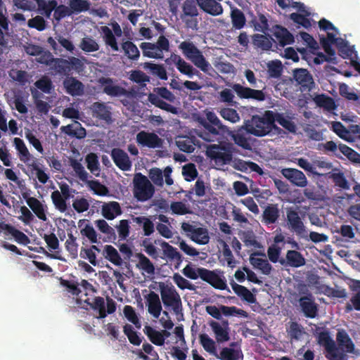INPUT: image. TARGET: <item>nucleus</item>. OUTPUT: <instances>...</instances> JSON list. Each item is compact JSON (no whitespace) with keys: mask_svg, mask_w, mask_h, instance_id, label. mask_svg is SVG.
Here are the masks:
<instances>
[{"mask_svg":"<svg viewBox=\"0 0 360 360\" xmlns=\"http://www.w3.org/2000/svg\"><path fill=\"white\" fill-rule=\"evenodd\" d=\"M281 115L282 114H263L262 117L255 115L251 120L245 122L243 129L247 134L259 137L264 136L273 130H280L275 124L274 115Z\"/></svg>","mask_w":360,"mask_h":360,"instance_id":"nucleus-1","label":"nucleus"},{"mask_svg":"<svg viewBox=\"0 0 360 360\" xmlns=\"http://www.w3.org/2000/svg\"><path fill=\"white\" fill-rule=\"evenodd\" d=\"M207 119L197 117L199 120V129L194 130V133L207 142L218 140L219 131L223 129V125L216 116V114H205Z\"/></svg>","mask_w":360,"mask_h":360,"instance_id":"nucleus-2","label":"nucleus"},{"mask_svg":"<svg viewBox=\"0 0 360 360\" xmlns=\"http://www.w3.org/2000/svg\"><path fill=\"white\" fill-rule=\"evenodd\" d=\"M285 219V227L300 239H308V230L304 223V214L302 215L297 208L287 207Z\"/></svg>","mask_w":360,"mask_h":360,"instance_id":"nucleus-3","label":"nucleus"},{"mask_svg":"<svg viewBox=\"0 0 360 360\" xmlns=\"http://www.w3.org/2000/svg\"><path fill=\"white\" fill-rule=\"evenodd\" d=\"M179 49L188 60L203 72H207L212 69L211 65L205 59L202 51L193 41H184L179 45Z\"/></svg>","mask_w":360,"mask_h":360,"instance_id":"nucleus-4","label":"nucleus"},{"mask_svg":"<svg viewBox=\"0 0 360 360\" xmlns=\"http://www.w3.org/2000/svg\"><path fill=\"white\" fill-rule=\"evenodd\" d=\"M161 299L164 306L171 309L176 316H183V307L180 295L172 285L159 283Z\"/></svg>","mask_w":360,"mask_h":360,"instance_id":"nucleus-5","label":"nucleus"},{"mask_svg":"<svg viewBox=\"0 0 360 360\" xmlns=\"http://www.w3.org/2000/svg\"><path fill=\"white\" fill-rule=\"evenodd\" d=\"M155 188L149 179L141 173H136L133 179V193L138 201L145 202L150 199Z\"/></svg>","mask_w":360,"mask_h":360,"instance_id":"nucleus-6","label":"nucleus"},{"mask_svg":"<svg viewBox=\"0 0 360 360\" xmlns=\"http://www.w3.org/2000/svg\"><path fill=\"white\" fill-rule=\"evenodd\" d=\"M233 145L226 143L225 145H210L207 148V155L217 165L224 166L229 164L233 159Z\"/></svg>","mask_w":360,"mask_h":360,"instance_id":"nucleus-7","label":"nucleus"},{"mask_svg":"<svg viewBox=\"0 0 360 360\" xmlns=\"http://www.w3.org/2000/svg\"><path fill=\"white\" fill-rule=\"evenodd\" d=\"M200 278L218 290H225L227 287L226 281L223 276V271H212L203 267H199Z\"/></svg>","mask_w":360,"mask_h":360,"instance_id":"nucleus-8","label":"nucleus"},{"mask_svg":"<svg viewBox=\"0 0 360 360\" xmlns=\"http://www.w3.org/2000/svg\"><path fill=\"white\" fill-rule=\"evenodd\" d=\"M181 229L193 241L199 245H206L210 241L208 231L205 228L196 227L188 222H183Z\"/></svg>","mask_w":360,"mask_h":360,"instance_id":"nucleus-9","label":"nucleus"},{"mask_svg":"<svg viewBox=\"0 0 360 360\" xmlns=\"http://www.w3.org/2000/svg\"><path fill=\"white\" fill-rule=\"evenodd\" d=\"M107 309H105V300L102 297H96L92 303H89L91 308L98 311V319H104L107 314H113L116 310V303L110 297H107Z\"/></svg>","mask_w":360,"mask_h":360,"instance_id":"nucleus-10","label":"nucleus"},{"mask_svg":"<svg viewBox=\"0 0 360 360\" xmlns=\"http://www.w3.org/2000/svg\"><path fill=\"white\" fill-rule=\"evenodd\" d=\"M292 76L302 91H310L314 86L313 77L307 69L295 68L292 70Z\"/></svg>","mask_w":360,"mask_h":360,"instance_id":"nucleus-11","label":"nucleus"},{"mask_svg":"<svg viewBox=\"0 0 360 360\" xmlns=\"http://www.w3.org/2000/svg\"><path fill=\"white\" fill-rule=\"evenodd\" d=\"M302 311L307 318L314 319L318 315V304L314 302L311 293H307L305 296L298 300Z\"/></svg>","mask_w":360,"mask_h":360,"instance_id":"nucleus-12","label":"nucleus"},{"mask_svg":"<svg viewBox=\"0 0 360 360\" xmlns=\"http://www.w3.org/2000/svg\"><path fill=\"white\" fill-rule=\"evenodd\" d=\"M282 175L292 185L304 188L307 185V179L300 170L294 168H284L281 171Z\"/></svg>","mask_w":360,"mask_h":360,"instance_id":"nucleus-13","label":"nucleus"},{"mask_svg":"<svg viewBox=\"0 0 360 360\" xmlns=\"http://www.w3.org/2000/svg\"><path fill=\"white\" fill-rule=\"evenodd\" d=\"M230 86L236 93L238 96L241 98H252L259 101L265 99V95L261 90L252 89L243 86L240 84H233Z\"/></svg>","mask_w":360,"mask_h":360,"instance_id":"nucleus-14","label":"nucleus"},{"mask_svg":"<svg viewBox=\"0 0 360 360\" xmlns=\"http://www.w3.org/2000/svg\"><path fill=\"white\" fill-rule=\"evenodd\" d=\"M192 133L191 131L188 135L177 136L176 138V145L180 150L189 153L194 151L196 146H200V141Z\"/></svg>","mask_w":360,"mask_h":360,"instance_id":"nucleus-15","label":"nucleus"},{"mask_svg":"<svg viewBox=\"0 0 360 360\" xmlns=\"http://www.w3.org/2000/svg\"><path fill=\"white\" fill-rule=\"evenodd\" d=\"M136 142L139 145L150 148L160 147L162 139L155 133L141 131L136 135Z\"/></svg>","mask_w":360,"mask_h":360,"instance_id":"nucleus-16","label":"nucleus"},{"mask_svg":"<svg viewBox=\"0 0 360 360\" xmlns=\"http://www.w3.org/2000/svg\"><path fill=\"white\" fill-rule=\"evenodd\" d=\"M112 159L115 165L122 171L131 169V162L127 153L120 148H113L111 151Z\"/></svg>","mask_w":360,"mask_h":360,"instance_id":"nucleus-17","label":"nucleus"},{"mask_svg":"<svg viewBox=\"0 0 360 360\" xmlns=\"http://www.w3.org/2000/svg\"><path fill=\"white\" fill-rule=\"evenodd\" d=\"M305 263V259L303 255L296 250H288L285 259H280V264L284 266L298 268L304 266Z\"/></svg>","mask_w":360,"mask_h":360,"instance_id":"nucleus-18","label":"nucleus"},{"mask_svg":"<svg viewBox=\"0 0 360 360\" xmlns=\"http://www.w3.org/2000/svg\"><path fill=\"white\" fill-rule=\"evenodd\" d=\"M98 82L103 86L104 93L112 96H122L127 94V90L124 88L113 84L112 79L109 77H102L98 79Z\"/></svg>","mask_w":360,"mask_h":360,"instance_id":"nucleus-19","label":"nucleus"},{"mask_svg":"<svg viewBox=\"0 0 360 360\" xmlns=\"http://www.w3.org/2000/svg\"><path fill=\"white\" fill-rule=\"evenodd\" d=\"M280 217V210L278 204H268L264 208L261 221L266 226L273 225L278 222Z\"/></svg>","mask_w":360,"mask_h":360,"instance_id":"nucleus-20","label":"nucleus"},{"mask_svg":"<svg viewBox=\"0 0 360 360\" xmlns=\"http://www.w3.org/2000/svg\"><path fill=\"white\" fill-rule=\"evenodd\" d=\"M232 167L242 172H255L258 174L262 176L264 172L262 168L257 163L252 161H245L239 158H235L232 160Z\"/></svg>","mask_w":360,"mask_h":360,"instance_id":"nucleus-21","label":"nucleus"},{"mask_svg":"<svg viewBox=\"0 0 360 360\" xmlns=\"http://www.w3.org/2000/svg\"><path fill=\"white\" fill-rule=\"evenodd\" d=\"M198 6L205 13L217 16L223 13V8L218 0H196Z\"/></svg>","mask_w":360,"mask_h":360,"instance_id":"nucleus-22","label":"nucleus"},{"mask_svg":"<svg viewBox=\"0 0 360 360\" xmlns=\"http://www.w3.org/2000/svg\"><path fill=\"white\" fill-rule=\"evenodd\" d=\"M262 255L266 257L264 253L260 252H255L250 257V262L254 268L262 271L264 275H269L272 270V266L269 264L266 259L257 258L255 256Z\"/></svg>","mask_w":360,"mask_h":360,"instance_id":"nucleus-23","label":"nucleus"},{"mask_svg":"<svg viewBox=\"0 0 360 360\" xmlns=\"http://www.w3.org/2000/svg\"><path fill=\"white\" fill-rule=\"evenodd\" d=\"M146 298L148 313L154 318L158 319L162 309L159 295L155 292L150 291Z\"/></svg>","mask_w":360,"mask_h":360,"instance_id":"nucleus-24","label":"nucleus"},{"mask_svg":"<svg viewBox=\"0 0 360 360\" xmlns=\"http://www.w3.org/2000/svg\"><path fill=\"white\" fill-rule=\"evenodd\" d=\"M336 340L340 349L349 354L355 353V346L347 333L343 330H338L336 335Z\"/></svg>","mask_w":360,"mask_h":360,"instance_id":"nucleus-25","label":"nucleus"},{"mask_svg":"<svg viewBox=\"0 0 360 360\" xmlns=\"http://www.w3.org/2000/svg\"><path fill=\"white\" fill-rule=\"evenodd\" d=\"M244 129H238V131H233L231 134V139L234 143L238 146L245 150H252L251 139L248 136L249 134L244 131Z\"/></svg>","mask_w":360,"mask_h":360,"instance_id":"nucleus-26","label":"nucleus"},{"mask_svg":"<svg viewBox=\"0 0 360 360\" xmlns=\"http://www.w3.org/2000/svg\"><path fill=\"white\" fill-rule=\"evenodd\" d=\"M22 196L26 199V202L36 216L42 221H46L47 217L45 210L42 203L34 197H27L26 193L22 194Z\"/></svg>","mask_w":360,"mask_h":360,"instance_id":"nucleus-27","label":"nucleus"},{"mask_svg":"<svg viewBox=\"0 0 360 360\" xmlns=\"http://www.w3.org/2000/svg\"><path fill=\"white\" fill-rule=\"evenodd\" d=\"M101 252V250L99 248L95 245H92L89 248L82 247L80 250L79 255L82 259L88 260L91 264L96 266H98L99 262L103 259V257L98 259L96 257V252L99 253Z\"/></svg>","mask_w":360,"mask_h":360,"instance_id":"nucleus-28","label":"nucleus"},{"mask_svg":"<svg viewBox=\"0 0 360 360\" xmlns=\"http://www.w3.org/2000/svg\"><path fill=\"white\" fill-rule=\"evenodd\" d=\"M67 92L72 96H81L84 93L83 84L75 77H68L63 81Z\"/></svg>","mask_w":360,"mask_h":360,"instance_id":"nucleus-29","label":"nucleus"},{"mask_svg":"<svg viewBox=\"0 0 360 360\" xmlns=\"http://www.w3.org/2000/svg\"><path fill=\"white\" fill-rule=\"evenodd\" d=\"M101 214L106 219L112 220L122 214V210L117 202L112 201L102 205Z\"/></svg>","mask_w":360,"mask_h":360,"instance_id":"nucleus-30","label":"nucleus"},{"mask_svg":"<svg viewBox=\"0 0 360 360\" xmlns=\"http://www.w3.org/2000/svg\"><path fill=\"white\" fill-rule=\"evenodd\" d=\"M103 257L115 266H121L122 264V259L121 258L117 250L111 245H105L101 252Z\"/></svg>","mask_w":360,"mask_h":360,"instance_id":"nucleus-31","label":"nucleus"},{"mask_svg":"<svg viewBox=\"0 0 360 360\" xmlns=\"http://www.w3.org/2000/svg\"><path fill=\"white\" fill-rule=\"evenodd\" d=\"M140 48L142 49L144 56L156 59H162L164 58L162 50L158 47L157 44L150 42H143L140 45Z\"/></svg>","mask_w":360,"mask_h":360,"instance_id":"nucleus-32","label":"nucleus"},{"mask_svg":"<svg viewBox=\"0 0 360 360\" xmlns=\"http://www.w3.org/2000/svg\"><path fill=\"white\" fill-rule=\"evenodd\" d=\"M332 170L333 172L328 174V178L332 179L336 186L344 190H349L350 184L345 176L344 173L340 172L338 168H334Z\"/></svg>","mask_w":360,"mask_h":360,"instance_id":"nucleus-33","label":"nucleus"},{"mask_svg":"<svg viewBox=\"0 0 360 360\" xmlns=\"http://www.w3.org/2000/svg\"><path fill=\"white\" fill-rule=\"evenodd\" d=\"M317 342L321 346H323L327 352H333L335 349V342L332 339L328 330L318 333Z\"/></svg>","mask_w":360,"mask_h":360,"instance_id":"nucleus-34","label":"nucleus"},{"mask_svg":"<svg viewBox=\"0 0 360 360\" xmlns=\"http://www.w3.org/2000/svg\"><path fill=\"white\" fill-rule=\"evenodd\" d=\"M230 284L234 292L243 300L251 304L256 302L255 295L246 287L239 285L233 281H232Z\"/></svg>","mask_w":360,"mask_h":360,"instance_id":"nucleus-35","label":"nucleus"},{"mask_svg":"<svg viewBox=\"0 0 360 360\" xmlns=\"http://www.w3.org/2000/svg\"><path fill=\"white\" fill-rule=\"evenodd\" d=\"M164 255L171 261L176 262L177 264H180L183 262L182 255L177 251V249L168 243L163 241L161 243Z\"/></svg>","mask_w":360,"mask_h":360,"instance_id":"nucleus-36","label":"nucleus"},{"mask_svg":"<svg viewBox=\"0 0 360 360\" xmlns=\"http://www.w3.org/2000/svg\"><path fill=\"white\" fill-rule=\"evenodd\" d=\"M274 36L278 40L280 45L282 46L294 42V37L292 34L287 29L281 26H276Z\"/></svg>","mask_w":360,"mask_h":360,"instance_id":"nucleus-37","label":"nucleus"},{"mask_svg":"<svg viewBox=\"0 0 360 360\" xmlns=\"http://www.w3.org/2000/svg\"><path fill=\"white\" fill-rule=\"evenodd\" d=\"M210 326L213 330L218 342H227L230 339L229 328H224L222 326L216 321H212Z\"/></svg>","mask_w":360,"mask_h":360,"instance_id":"nucleus-38","label":"nucleus"},{"mask_svg":"<svg viewBox=\"0 0 360 360\" xmlns=\"http://www.w3.org/2000/svg\"><path fill=\"white\" fill-rule=\"evenodd\" d=\"M4 231L6 234H11L19 244L27 245L30 243V240L27 235L11 224L4 225Z\"/></svg>","mask_w":360,"mask_h":360,"instance_id":"nucleus-39","label":"nucleus"},{"mask_svg":"<svg viewBox=\"0 0 360 360\" xmlns=\"http://www.w3.org/2000/svg\"><path fill=\"white\" fill-rule=\"evenodd\" d=\"M143 68L145 70H149L153 75L158 77L160 79H167V71L162 65L147 62L143 64Z\"/></svg>","mask_w":360,"mask_h":360,"instance_id":"nucleus-40","label":"nucleus"},{"mask_svg":"<svg viewBox=\"0 0 360 360\" xmlns=\"http://www.w3.org/2000/svg\"><path fill=\"white\" fill-rule=\"evenodd\" d=\"M217 359L221 360H238L243 359V354L240 349L224 347L219 354H216Z\"/></svg>","mask_w":360,"mask_h":360,"instance_id":"nucleus-41","label":"nucleus"},{"mask_svg":"<svg viewBox=\"0 0 360 360\" xmlns=\"http://www.w3.org/2000/svg\"><path fill=\"white\" fill-rule=\"evenodd\" d=\"M143 333L146 335L149 340L157 346L164 345V338L160 331L156 330L150 326L146 325L143 328Z\"/></svg>","mask_w":360,"mask_h":360,"instance_id":"nucleus-42","label":"nucleus"},{"mask_svg":"<svg viewBox=\"0 0 360 360\" xmlns=\"http://www.w3.org/2000/svg\"><path fill=\"white\" fill-rule=\"evenodd\" d=\"M72 14H78L90 10L91 3L87 0H69Z\"/></svg>","mask_w":360,"mask_h":360,"instance_id":"nucleus-43","label":"nucleus"},{"mask_svg":"<svg viewBox=\"0 0 360 360\" xmlns=\"http://www.w3.org/2000/svg\"><path fill=\"white\" fill-rule=\"evenodd\" d=\"M134 221L139 225L142 226L143 234L145 236H151L155 231V225L153 221L146 217H136L134 218Z\"/></svg>","mask_w":360,"mask_h":360,"instance_id":"nucleus-44","label":"nucleus"},{"mask_svg":"<svg viewBox=\"0 0 360 360\" xmlns=\"http://www.w3.org/2000/svg\"><path fill=\"white\" fill-rule=\"evenodd\" d=\"M314 101L317 106L327 111L335 110L336 108L333 99L324 94L317 95L314 97Z\"/></svg>","mask_w":360,"mask_h":360,"instance_id":"nucleus-45","label":"nucleus"},{"mask_svg":"<svg viewBox=\"0 0 360 360\" xmlns=\"http://www.w3.org/2000/svg\"><path fill=\"white\" fill-rule=\"evenodd\" d=\"M338 149L353 164L360 165V154L348 146L340 143Z\"/></svg>","mask_w":360,"mask_h":360,"instance_id":"nucleus-46","label":"nucleus"},{"mask_svg":"<svg viewBox=\"0 0 360 360\" xmlns=\"http://www.w3.org/2000/svg\"><path fill=\"white\" fill-rule=\"evenodd\" d=\"M272 38H269L265 35L255 34L252 36V43L254 46L260 48L264 51H269L272 46Z\"/></svg>","mask_w":360,"mask_h":360,"instance_id":"nucleus-47","label":"nucleus"},{"mask_svg":"<svg viewBox=\"0 0 360 360\" xmlns=\"http://www.w3.org/2000/svg\"><path fill=\"white\" fill-rule=\"evenodd\" d=\"M32 96L39 112H48L50 105L46 101L42 100L44 98L43 94L37 89H32Z\"/></svg>","mask_w":360,"mask_h":360,"instance_id":"nucleus-48","label":"nucleus"},{"mask_svg":"<svg viewBox=\"0 0 360 360\" xmlns=\"http://www.w3.org/2000/svg\"><path fill=\"white\" fill-rule=\"evenodd\" d=\"M123 332L127 337L129 342L135 346H139L142 342V338L139 335L138 333L134 330L130 324H125L123 327Z\"/></svg>","mask_w":360,"mask_h":360,"instance_id":"nucleus-49","label":"nucleus"},{"mask_svg":"<svg viewBox=\"0 0 360 360\" xmlns=\"http://www.w3.org/2000/svg\"><path fill=\"white\" fill-rule=\"evenodd\" d=\"M79 46L82 51L87 53L96 51L99 49L98 44L89 36L82 38Z\"/></svg>","mask_w":360,"mask_h":360,"instance_id":"nucleus-50","label":"nucleus"},{"mask_svg":"<svg viewBox=\"0 0 360 360\" xmlns=\"http://www.w3.org/2000/svg\"><path fill=\"white\" fill-rule=\"evenodd\" d=\"M231 18L233 27L236 29H241L245 24V17L243 13L238 8L231 10Z\"/></svg>","mask_w":360,"mask_h":360,"instance_id":"nucleus-51","label":"nucleus"},{"mask_svg":"<svg viewBox=\"0 0 360 360\" xmlns=\"http://www.w3.org/2000/svg\"><path fill=\"white\" fill-rule=\"evenodd\" d=\"M52 202L55 206V207L59 210L60 212H65L68 208L66 201L68 200L65 199L58 190L52 192L51 195Z\"/></svg>","mask_w":360,"mask_h":360,"instance_id":"nucleus-52","label":"nucleus"},{"mask_svg":"<svg viewBox=\"0 0 360 360\" xmlns=\"http://www.w3.org/2000/svg\"><path fill=\"white\" fill-rule=\"evenodd\" d=\"M122 48L127 57L133 60H137L140 56V53L136 46L131 41H127L122 44Z\"/></svg>","mask_w":360,"mask_h":360,"instance_id":"nucleus-53","label":"nucleus"},{"mask_svg":"<svg viewBox=\"0 0 360 360\" xmlns=\"http://www.w3.org/2000/svg\"><path fill=\"white\" fill-rule=\"evenodd\" d=\"M55 70L60 75H69L70 72V62L63 58H55L52 65Z\"/></svg>","mask_w":360,"mask_h":360,"instance_id":"nucleus-54","label":"nucleus"},{"mask_svg":"<svg viewBox=\"0 0 360 360\" xmlns=\"http://www.w3.org/2000/svg\"><path fill=\"white\" fill-rule=\"evenodd\" d=\"M95 224L98 230L108 236L110 240H115L116 234L113 228L110 226L104 219H98L95 221Z\"/></svg>","mask_w":360,"mask_h":360,"instance_id":"nucleus-55","label":"nucleus"},{"mask_svg":"<svg viewBox=\"0 0 360 360\" xmlns=\"http://www.w3.org/2000/svg\"><path fill=\"white\" fill-rule=\"evenodd\" d=\"M200 342L203 347L204 349L207 352L214 354L216 356V345L214 341L210 338L208 335L203 333L200 335Z\"/></svg>","mask_w":360,"mask_h":360,"instance_id":"nucleus-56","label":"nucleus"},{"mask_svg":"<svg viewBox=\"0 0 360 360\" xmlns=\"http://www.w3.org/2000/svg\"><path fill=\"white\" fill-rule=\"evenodd\" d=\"M34 85L36 87L35 89H37L38 91L40 90L45 94H50L53 88L52 82L51 79L46 76L42 77L41 78L36 81ZM32 89H34L31 88V90Z\"/></svg>","mask_w":360,"mask_h":360,"instance_id":"nucleus-57","label":"nucleus"},{"mask_svg":"<svg viewBox=\"0 0 360 360\" xmlns=\"http://www.w3.org/2000/svg\"><path fill=\"white\" fill-rule=\"evenodd\" d=\"M69 163L80 180L82 181H87L89 174L79 161L74 158H70Z\"/></svg>","mask_w":360,"mask_h":360,"instance_id":"nucleus-58","label":"nucleus"},{"mask_svg":"<svg viewBox=\"0 0 360 360\" xmlns=\"http://www.w3.org/2000/svg\"><path fill=\"white\" fill-rule=\"evenodd\" d=\"M268 73L270 77L278 78L282 73L283 66L280 60H271L267 63Z\"/></svg>","mask_w":360,"mask_h":360,"instance_id":"nucleus-59","label":"nucleus"},{"mask_svg":"<svg viewBox=\"0 0 360 360\" xmlns=\"http://www.w3.org/2000/svg\"><path fill=\"white\" fill-rule=\"evenodd\" d=\"M139 264L137 266L147 272L148 274H153L155 272V266L150 259L143 254H139Z\"/></svg>","mask_w":360,"mask_h":360,"instance_id":"nucleus-60","label":"nucleus"},{"mask_svg":"<svg viewBox=\"0 0 360 360\" xmlns=\"http://www.w3.org/2000/svg\"><path fill=\"white\" fill-rule=\"evenodd\" d=\"M76 237L72 233H68V238L65 243V249L70 252L71 257L75 259L78 255V244Z\"/></svg>","mask_w":360,"mask_h":360,"instance_id":"nucleus-61","label":"nucleus"},{"mask_svg":"<svg viewBox=\"0 0 360 360\" xmlns=\"http://www.w3.org/2000/svg\"><path fill=\"white\" fill-rule=\"evenodd\" d=\"M13 142L16 150L21 155L20 160L23 162L27 161L30 159V154L24 141L20 138H15Z\"/></svg>","mask_w":360,"mask_h":360,"instance_id":"nucleus-62","label":"nucleus"},{"mask_svg":"<svg viewBox=\"0 0 360 360\" xmlns=\"http://www.w3.org/2000/svg\"><path fill=\"white\" fill-rule=\"evenodd\" d=\"M129 79L141 86H145L146 83L150 81V77L141 70L131 71Z\"/></svg>","mask_w":360,"mask_h":360,"instance_id":"nucleus-63","label":"nucleus"},{"mask_svg":"<svg viewBox=\"0 0 360 360\" xmlns=\"http://www.w3.org/2000/svg\"><path fill=\"white\" fill-rule=\"evenodd\" d=\"M196 0H186L183 4V12L185 15L194 17L198 15Z\"/></svg>","mask_w":360,"mask_h":360,"instance_id":"nucleus-64","label":"nucleus"}]
</instances>
